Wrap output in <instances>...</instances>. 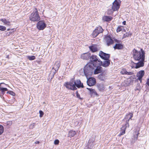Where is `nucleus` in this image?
<instances>
[{
	"instance_id": "e433bc0d",
	"label": "nucleus",
	"mask_w": 149,
	"mask_h": 149,
	"mask_svg": "<svg viewBox=\"0 0 149 149\" xmlns=\"http://www.w3.org/2000/svg\"><path fill=\"white\" fill-rule=\"evenodd\" d=\"M6 29V28L5 26L0 25V30L2 31H5Z\"/></svg>"
},
{
	"instance_id": "1a4fd4ad",
	"label": "nucleus",
	"mask_w": 149,
	"mask_h": 149,
	"mask_svg": "<svg viewBox=\"0 0 149 149\" xmlns=\"http://www.w3.org/2000/svg\"><path fill=\"white\" fill-rule=\"evenodd\" d=\"M46 25L43 21H39L37 24V27L38 29L40 30L44 29L46 27Z\"/></svg>"
},
{
	"instance_id": "0eeeda50",
	"label": "nucleus",
	"mask_w": 149,
	"mask_h": 149,
	"mask_svg": "<svg viewBox=\"0 0 149 149\" xmlns=\"http://www.w3.org/2000/svg\"><path fill=\"white\" fill-rule=\"evenodd\" d=\"M95 139L92 137L90 139L88 142L87 144L85 146L84 149H91L93 147L94 144Z\"/></svg>"
},
{
	"instance_id": "2eb2a0df",
	"label": "nucleus",
	"mask_w": 149,
	"mask_h": 149,
	"mask_svg": "<svg viewBox=\"0 0 149 149\" xmlns=\"http://www.w3.org/2000/svg\"><path fill=\"white\" fill-rule=\"evenodd\" d=\"M91 54L88 52L82 54L81 55V58L83 60H87L90 58Z\"/></svg>"
},
{
	"instance_id": "6e6552de",
	"label": "nucleus",
	"mask_w": 149,
	"mask_h": 149,
	"mask_svg": "<svg viewBox=\"0 0 149 149\" xmlns=\"http://www.w3.org/2000/svg\"><path fill=\"white\" fill-rule=\"evenodd\" d=\"M60 65V62L59 61H57L55 62V63L52 68V69L51 71L52 72V74L53 76L54 74L56 73L58 70Z\"/></svg>"
},
{
	"instance_id": "a878e982",
	"label": "nucleus",
	"mask_w": 149,
	"mask_h": 149,
	"mask_svg": "<svg viewBox=\"0 0 149 149\" xmlns=\"http://www.w3.org/2000/svg\"><path fill=\"white\" fill-rule=\"evenodd\" d=\"M131 80L128 79L126 80L122 83V85L125 86H127L129 85L131 82Z\"/></svg>"
},
{
	"instance_id": "ea45409f",
	"label": "nucleus",
	"mask_w": 149,
	"mask_h": 149,
	"mask_svg": "<svg viewBox=\"0 0 149 149\" xmlns=\"http://www.w3.org/2000/svg\"><path fill=\"white\" fill-rule=\"evenodd\" d=\"M129 36V34H128L127 33L123 35V38H125L127 37H128Z\"/></svg>"
},
{
	"instance_id": "ddd939ff",
	"label": "nucleus",
	"mask_w": 149,
	"mask_h": 149,
	"mask_svg": "<svg viewBox=\"0 0 149 149\" xmlns=\"http://www.w3.org/2000/svg\"><path fill=\"white\" fill-rule=\"evenodd\" d=\"M87 84L89 86H92L95 84L96 79L94 78L91 77L87 79Z\"/></svg>"
},
{
	"instance_id": "b1692460",
	"label": "nucleus",
	"mask_w": 149,
	"mask_h": 149,
	"mask_svg": "<svg viewBox=\"0 0 149 149\" xmlns=\"http://www.w3.org/2000/svg\"><path fill=\"white\" fill-rule=\"evenodd\" d=\"M3 84H4V83H1L0 84V93L2 94H4L5 91H7L8 89L6 88H3L1 87V85Z\"/></svg>"
},
{
	"instance_id": "5701e85b",
	"label": "nucleus",
	"mask_w": 149,
	"mask_h": 149,
	"mask_svg": "<svg viewBox=\"0 0 149 149\" xmlns=\"http://www.w3.org/2000/svg\"><path fill=\"white\" fill-rule=\"evenodd\" d=\"M97 86L98 89L100 91L103 90L104 89V86L103 84H97Z\"/></svg>"
},
{
	"instance_id": "473e14b6",
	"label": "nucleus",
	"mask_w": 149,
	"mask_h": 149,
	"mask_svg": "<svg viewBox=\"0 0 149 149\" xmlns=\"http://www.w3.org/2000/svg\"><path fill=\"white\" fill-rule=\"evenodd\" d=\"M4 130L3 127L2 125H0V135L3 133Z\"/></svg>"
},
{
	"instance_id": "f03ea898",
	"label": "nucleus",
	"mask_w": 149,
	"mask_h": 149,
	"mask_svg": "<svg viewBox=\"0 0 149 149\" xmlns=\"http://www.w3.org/2000/svg\"><path fill=\"white\" fill-rule=\"evenodd\" d=\"M93 64L91 63L87 64L84 67L83 69H81L80 72V74L82 76L85 75L88 79V76L92 74L95 68Z\"/></svg>"
},
{
	"instance_id": "4be33fe9",
	"label": "nucleus",
	"mask_w": 149,
	"mask_h": 149,
	"mask_svg": "<svg viewBox=\"0 0 149 149\" xmlns=\"http://www.w3.org/2000/svg\"><path fill=\"white\" fill-rule=\"evenodd\" d=\"M121 74H127L128 75H131L133 73L132 72H127L126 70L124 69H123L121 70L120 72Z\"/></svg>"
},
{
	"instance_id": "6ab92c4d",
	"label": "nucleus",
	"mask_w": 149,
	"mask_h": 149,
	"mask_svg": "<svg viewBox=\"0 0 149 149\" xmlns=\"http://www.w3.org/2000/svg\"><path fill=\"white\" fill-rule=\"evenodd\" d=\"M0 20L3 23L4 25L6 26H10L11 25V22L8 19L3 18L0 19Z\"/></svg>"
},
{
	"instance_id": "3c124183",
	"label": "nucleus",
	"mask_w": 149,
	"mask_h": 149,
	"mask_svg": "<svg viewBox=\"0 0 149 149\" xmlns=\"http://www.w3.org/2000/svg\"><path fill=\"white\" fill-rule=\"evenodd\" d=\"M7 30V31H9V30H10V29H8Z\"/></svg>"
},
{
	"instance_id": "49530a36",
	"label": "nucleus",
	"mask_w": 149,
	"mask_h": 149,
	"mask_svg": "<svg viewBox=\"0 0 149 149\" xmlns=\"http://www.w3.org/2000/svg\"><path fill=\"white\" fill-rule=\"evenodd\" d=\"M126 22L125 21H124L123 22V24L124 25H126Z\"/></svg>"
},
{
	"instance_id": "cd10ccee",
	"label": "nucleus",
	"mask_w": 149,
	"mask_h": 149,
	"mask_svg": "<svg viewBox=\"0 0 149 149\" xmlns=\"http://www.w3.org/2000/svg\"><path fill=\"white\" fill-rule=\"evenodd\" d=\"M112 18L109 16H105L103 18V19L106 21H111L112 19Z\"/></svg>"
},
{
	"instance_id": "4468645a",
	"label": "nucleus",
	"mask_w": 149,
	"mask_h": 149,
	"mask_svg": "<svg viewBox=\"0 0 149 149\" xmlns=\"http://www.w3.org/2000/svg\"><path fill=\"white\" fill-rule=\"evenodd\" d=\"M105 40L108 46H109L113 43V41L110 36H107L105 37Z\"/></svg>"
},
{
	"instance_id": "c756f323",
	"label": "nucleus",
	"mask_w": 149,
	"mask_h": 149,
	"mask_svg": "<svg viewBox=\"0 0 149 149\" xmlns=\"http://www.w3.org/2000/svg\"><path fill=\"white\" fill-rule=\"evenodd\" d=\"M95 29L97 30L98 33H99V34L102 32L103 30L101 27L100 26L97 27Z\"/></svg>"
},
{
	"instance_id": "c9c22d12",
	"label": "nucleus",
	"mask_w": 149,
	"mask_h": 149,
	"mask_svg": "<svg viewBox=\"0 0 149 149\" xmlns=\"http://www.w3.org/2000/svg\"><path fill=\"white\" fill-rule=\"evenodd\" d=\"M123 29L122 26H118L117 29L116 31L117 32H119L122 31Z\"/></svg>"
},
{
	"instance_id": "09e8293b",
	"label": "nucleus",
	"mask_w": 149,
	"mask_h": 149,
	"mask_svg": "<svg viewBox=\"0 0 149 149\" xmlns=\"http://www.w3.org/2000/svg\"><path fill=\"white\" fill-rule=\"evenodd\" d=\"M39 143V141H38L35 142V143H36V144H38H38Z\"/></svg>"
},
{
	"instance_id": "39448f33",
	"label": "nucleus",
	"mask_w": 149,
	"mask_h": 149,
	"mask_svg": "<svg viewBox=\"0 0 149 149\" xmlns=\"http://www.w3.org/2000/svg\"><path fill=\"white\" fill-rule=\"evenodd\" d=\"M90 60L91 63L93 65V66L96 65H102V62L98 59V57L95 55H93L90 58Z\"/></svg>"
},
{
	"instance_id": "393cba45",
	"label": "nucleus",
	"mask_w": 149,
	"mask_h": 149,
	"mask_svg": "<svg viewBox=\"0 0 149 149\" xmlns=\"http://www.w3.org/2000/svg\"><path fill=\"white\" fill-rule=\"evenodd\" d=\"M106 61H104L103 63H102V66L104 67H107L110 64V61L109 59L106 60Z\"/></svg>"
},
{
	"instance_id": "a211bd4d",
	"label": "nucleus",
	"mask_w": 149,
	"mask_h": 149,
	"mask_svg": "<svg viewBox=\"0 0 149 149\" xmlns=\"http://www.w3.org/2000/svg\"><path fill=\"white\" fill-rule=\"evenodd\" d=\"M87 88L89 91L90 95L91 96L94 97L95 95H97V94L95 89L88 88Z\"/></svg>"
},
{
	"instance_id": "7ed1b4c3",
	"label": "nucleus",
	"mask_w": 149,
	"mask_h": 149,
	"mask_svg": "<svg viewBox=\"0 0 149 149\" xmlns=\"http://www.w3.org/2000/svg\"><path fill=\"white\" fill-rule=\"evenodd\" d=\"M133 116V114L131 113H130L126 116L124 118V120L125 121L126 123L125 125H123L121 128L120 133L119 134V136L123 135L125 134L126 129L129 127V121L130 119H131Z\"/></svg>"
},
{
	"instance_id": "aec40b11",
	"label": "nucleus",
	"mask_w": 149,
	"mask_h": 149,
	"mask_svg": "<svg viewBox=\"0 0 149 149\" xmlns=\"http://www.w3.org/2000/svg\"><path fill=\"white\" fill-rule=\"evenodd\" d=\"M73 82L74 83H75V86H76L78 88H79L80 87H83V84H81V81L80 80H77L76 81H74H74H73Z\"/></svg>"
},
{
	"instance_id": "a19ab883",
	"label": "nucleus",
	"mask_w": 149,
	"mask_h": 149,
	"mask_svg": "<svg viewBox=\"0 0 149 149\" xmlns=\"http://www.w3.org/2000/svg\"><path fill=\"white\" fill-rule=\"evenodd\" d=\"M39 113L40 117H42V116L43 115V112H42V111L40 110L39 111Z\"/></svg>"
},
{
	"instance_id": "f704fd0d",
	"label": "nucleus",
	"mask_w": 149,
	"mask_h": 149,
	"mask_svg": "<svg viewBox=\"0 0 149 149\" xmlns=\"http://www.w3.org/2000/svg\"><path fill=\"white\" fill-rule=\"evenodd\" d=\"M35 126V123H32L29 126V128L30 129H32Z\"/></svg>"
},
{
	"instance_id": "79ce46f5",
	"label": "nucleus",
	"mask_w": 149,
	"mask_h": 149,
	"mask_svg": "<svg viewBox=\"0 0 149 149\" xmlns=\"http://www.w3.org/2000/svg\"><path fill=\"white\" fill-rule=\"evenodd\" d=\"M7 125H11L12 124V122L11 121H8L7 122Z\"/></svg>"
},
{
	"instance_id": "7c9ffc66",
	"label": "nucleus",
	"mask_w": 149,
	"mask_h": 149,
	"mask_svg": "<svg viewBox=\"0 0 149 149\" xmlns=\"http://www.w3.org/2000/svg\"><path fill=\"white\" fill-rule=\"evenodd\" d=\"M99 34V33H98L97 31V30L95 29L93 31L92 35L93 37H95Z\"/></svg>"
},
{
	"instance_id": "bb28decb",
	"label": "nucleus",
	"mask_w": 149,
	"mask_h": 149,
	"mask_svg": "<svg viewBox=\"0 0 149 149\" xmlns=\"http://www.w3.org/2000/svg\"><path fill=\"white\" fill-rule=\"evenodd\" d=\"M115 49H121L123 48V45L120 43L116 44L113 47Z\"/></svg>"
},
{
	"instance_id": "8fccbe9b",
	"label": "nucleus",
	"mask_w": 149,
	"mask_h": 149,
	"mask_svg": "<svg viewBox=\"0 0 149 149\" xmlns=\"http://www.w3.org/2000/svg\"><path fill=\"white\" fill-rule=\"evenodd\" d=\"M137 137L136 138L135 137L134 139H136H136H137Z\"/></svg>"
},
{
	"instance_id": "f8f14e48",
	"label": "nucleus",
	"mask_w": 149,
	"mask_h": 149,
	"mask_svg": "<svg viewBox=\"0 0 149 149\" xmlns=\"http://www.w3.org/2000/svg\"><path fill=\"white\" fill-rule=\"evenodd\" d=\"M101 65H94V68H95L94 70V73L95 74H97L100 73L102 71V68L101 67Z\"/></svg>"
},
{
	"instance_id": "f3484780",
	"label": "nucleus",
	"mask_w": 149,
	"mask_h": 149,
	"mask_svg": "<svg viewBox=\"0 0 149 149\" xmlns=\"http://www.w3.org/2000/svg\"><path fill=\"white\" fill-rule=\"evenodd\" d=\"M131 65L132 68H138L140 67L143 66L144 65H141L140 64V63L138 62L137 63H134L132 62L131 63Z\"/></svg>"
},
{
	"instance_id": "9b49d317",
	"label": "nucleus",
	"mask_w": 149,
	"mask_h": 149,
	"mask_svg": "<svg viewBox=\"0 0 149 149\" xmlns=\"http://www.w3.org/2000/svg\"><path fill=\"white\" fill-rule=\"evenodd\" d=\"M99 55L102 59L104 60L109 59L110 57V55L109 54H106L102 51H100V52Z\"/></svg>"
},
{
	"instance_id": "4c0bfd02",
	"label": "nucleus",
	"mask_w": 149,
	"mask_h": 149,
	"mask_svg": "<svg viewBox=\"0 0 149 149\" xmlns=\"http://www.w3.org/2000/svg\"><path fill=\"white\" fill-rule=\"evenodd\" d=\"M7 93H9L13 96H15V93L12 91H8L7 92Z\"/></svg>"
},
{
	"instance_id": "58836bf2",
	"label": "nucleus",
	"mask_w": 149,
	"mask_h": 149,
	"mask_svg": "<svg viewBox=\"0 0 149 149\" xmlns=\"http://www.w3.org/2000/svg\"><path fill=\"white\" fill-rule=\"evenodd\" d=\"M59 141L58 139H56L54 141V144L55 145H58L59 144Z\"/></svg>"
},
{
	"instance_id": "423d86ee",
	"label": "nucleus",
	"mask_w": 149,
	"mask_h": 149,
	"mask_svg": "<svg viewBox=\"0 0 149 149\" xmlns=\"http://www.w3.org/2000/svg\"><path fill=\"white\" fill-rule=\"evenodd\" d=\"M74 81V79H72L70 82H67L66 83L65 86L68 89L72 90H75L76 89V87L75 86V83L73 82Z\"/></svg>"
},
{
	"instance_id": "f257e3e1",
	"label": "nucleus",
	"mask_w": 149,
	"mask_h": 149,
	"mask_svg": "<svg viewBox=\"0 0 149 149\" xmlns=\"http://www.w3.org/2000/svg\"><path fill=\"white\" fill-rule=\"evenodd\" d=\"M133 54L134 58L135 60L139 61L141 65H144L145 53L143 49H141L139 51H138L135 49H133Z\"/></svg>"
},
{
	"instance_id": "c85d7f7f",
	"label": "nucleus",
	"mask_w": 149,
	"mask_h": 149,
	"mask_svg": "<svg viewBox=\"0 0 149 149\" xmlns=\"http://www.w3.org/2000/svg\"><path fill=\"white\" fill-rule=\"evenodd\" d=\"M76 134V132L75 131L70 130L69 132V135L70 136L73 137Z\"/></svg>"
},
{
	"instance_id": "412c9836",
	"label": "nucleus",
	"mask_w": 149,
	"mask_h": 149,
	"mask_svg": "<svg viewBox=\"0 0 149 149\" xmlns=\"http://www.w3.org/2000/svg\"><path fill=\"white\" fill-rule=\"evenodd\" d=\"M90 49L93 52L97 51L98 50V46L96 45H93L89 47Z\"/></svg>"
},
{
	"instance_id": "a18cd8bd",
	"label": "nucleus",
	"mask_w": 149,
	"mask_h": 149,
	"mask_svg": "<svg viewBox=\"0 0 149 149\" xmlns=\"http://www.w3.org/2000/svg\"><path fill=\"white\" fill-rule=\"evenodd\" d=\"M115 42H117L118 43H120V40H116V39L115 40Z\"/></svg>"
},
{
	"instance_id": "20e7f679",
	"label": "nucleus",
	"mask_w": 149,
	"mask_h": 149,
	"mask_svg": "<svg viewBox=\"0 0 149 149\" xmlns=\"http://www.w3.org/2000/svg\"><path fill=\"white\" fill-rule=\"evenodd\" d=\"M29 19L33 22L38 21L40 19L37 9L35 8L29 16Z\"/></svg>"
},
{
	"instance_id": "2f4dec72",
	"label": "nucleus",
	"mask_w": 149,
	"mask_h": 149,
	"mask_svg": "<svg viewBox=\"0 0 149 149\" xmlns=\"http://www.w3.org/2000/svg\"><path fill=\"white\" fill-rule=\"evenodd\" d=\"M99 78L101 80L103 81L105 79V77L104 75L103 74H100L98 76Z\"/></svg>"
},
{
	"instance_id": "9d476101",
	"label": "nucleus",
	"mask_w": 149,
	"mask_h": 149,
	"mask_svg": "<svg viewBox=\"0 0 149 149\" xmlns=\"http://www.w3.org/2000/svg\"><path fill=\"white\" fill-rule=\"evenodd\" d=\"M120 5L119 2L117 0H115L113 3V5L112 7V9L113 11L118 10L120 8Z\"/></svg>"
},
{
	"instance_id": "72a5a7b5",
	"label": "nucleus",
	"mask_w": 149,
	"mask_h": 149,
	"mask_svg": "<svg viewBox=\"0 0 149 149\" xmlns=\"http://www.w3.org/2000/svg\"><path fill=\"white\" fill-rule=\"evenodd\" d=\"M28 58L30 60H34L36 58V57L34 56H28Z\"/></svg>"
},
{
	"instance_id": "dca6fc26",
	"label": "nucleus",
	"mask_w": 149,
	"mask_h": 149,
	"mask_svg": "<svg viewBox=\"0 0 149 149\" xmlns=\"http://www.w3.org/2000/svg\"><path fill=\"white\" fill-rule=\"evenodd\" d=\"M144 72L143 70L140 71L137 74V76L138 77V79L140 81V82H141L142 78L144 74Z\"/></svg>"
},
{
	"instance_id": "c03bdc74",
	"label": "nucleus",
	"mask_w": 149,
	"mask_h": 149,
	"mask_svg": "<svg viewBox=\"0 0 149 149\" xmlns=\"http://www.w3.org/2000/svg\"><path fill=\"white\" fill-rule=\"evenodd\" d=\"M146 84L149 86V79H148L146 82Z\"/></svg>"
},
{
	"instance_id": "37998d69",
	"label": "nucleus",
	"mask_w": 149,
	"mask_h": 149,
	"mask_svg": "<svg viewBox=\"0 0 149 149\" xmlns=\"http://www.w3.org/2000/svg\"><path fill=\"white\" fill-rule=\"evenodd\" d=\"M76 96L77 97L79 98L80 99H81L80 96V95L78 93V92H76Z\"/></svg>"
},
{
	"instance_id": "de8ad7c7",
	"label": "nucleus",
	"mask_w": 149,
	"mask_h": 149,
	"mask_svg": "<svg viewBox=\"0 0 149 149\" xmlns=\"http://www.w3.org/2000/svg\"><path fill=\"white\" fill-rule=\"evenodd\" d=\"M79 123L77 122H76L75 123V125H78Z\"/></svg>"
}]
</instances>
